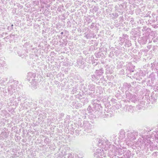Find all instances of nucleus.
Segmentation results:
<instances>
[{
  "label": "nucleus",
  "mask_w": 158,
  "mask_h": 158,
  "mask_svg": "<svg viewBox=\"0 0 158 158\" xmlns=\"http://www.w3.org/2000/svg\"><path fill=\"white\" fill-rule=\"evenodd\" d=\"M11 26H13V25H12Z\"/></svg>",
  "instance_id": "f257e3e1"
}]
</instances>
